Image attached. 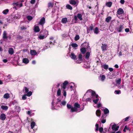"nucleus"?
<instances>
[{
    "label": "nucleus",
    "instance_id": "nucleus-8",
    "mask_svg": "<svg viewBox=\"0 0 133 133\" xmlns=\"http://www.w3.org/2000/svg\"><path fill=\"white\" fill-rule=\"evenodd\" d=\"M119 127L117 126L116 124H114L112 126V129L113 130L115 131L117 130L119 128Z\"/></svg>",
    "mask_w": 133,
    "mask_h": 133
},
{
    "label": "nucleus",
    "instance_id": "nucleus-32",
    "mask_svg": "<svg viewBox=\"0 0 133 133\" xmlns=\"http://www.w3.org/2000/svg\"><path fill=\"white\" fill-rule=\"evenodd\" d=\"M46 37V36H45L44 35H40L38 37L40 39H44Z\"/></svg>",
    "mask_w": 133,
    "mask_h": 133
},
{
    "label": "nucleus",
    "instance_id": "nucleus-33",
    "mask_svg": "<svg viewBox=\"0 0 133 133\" xmlns=\"http://www.w3.org/2000/svg\"><path fill=\"white\" fill-rule=\"evenodd\" d=\"M102 81H103L105 79V77L104 75H102V76L100 75L99 76Z\"/></svg>",
    "mask_w": 133,
    "mask_h": 133
},
{
    "label": "nucleus",
    "instance_id": "nucleus-11",
    "mask_svg": "<svg viewBox=\"0 0 133 133\" xmlns=\"http://www.w3.org/2000/svg\"><path fill=\"white\" fill-rule=\"evenodd\" d=\"M5 115L3 113L1 114L0 116V119L2 120H4L6 118Z\"/></svg>",
    "mask_w": 133,
    "mask_h": 133
},
{
    "label": "nucleus",
    "instance_id": "nucleus-35",
    "mask_svg": "<svg viewBox=\"0 0 133 133\" xmlns=\"http://www.w3.org/2000/svg\"><path fill=\"white\" fill-rule=\"evenodd\" d=\"M35 125V123L34 122H32L31 123V127L32 129H33Z\"/></svg>",
    "mask_w": 133,
    "mask_h": 133
},
{
    "label": "nucleus",
    "instance_id": "nucleus-15",
    "mask_svg": "<svg viewBox=\"0 0 133 133\" xmlns=\"http://www.w3.org/2000/svg\"><path fill=\"white\" fill-rule=\"evenodd\" d=\"M70 56L73 59H77V58H76V56L73 52H72L71 53V55H70Z\"/></svg>",
    "mask_w": 133,
    "mask_h": 133
},
{
    "label": "nucleus",
    "instance_id": "nucleus-7",
    "mask_svg": "<svg viewBox=\"0 0 133 133\" xmlns=\"http://www.w3.org/2000/svg\"><path fill=\"white\" fill-rule=\"evenodd\" d=\"M82 58V55L81 54H79L78 56L79 61H76L77 63H81L83 60Z\"/></svg>",
    "mask_w": 133,
    "mask_h": 133
},
{
    "label": "nucleus",
    "instance_id": "nucleus-17",
    "mask_svg": "<svg viewBox=\"0 0 133 133\" xmlns=\"http://www.w3.org/2000/svg\"><path fill=\"white\" fill-rule=\"evenodd\" d=\"M69 2L70 4L73 5H75L77 3L76 2L75 0H70L69 1Z\"/></svg>",
    "mask_w": 133,
    "mask_h": 133
},
{
    "label": "nucleus",
    "instance_id": "nucleus-52",
    "mask_svg": "<svg viewBox=\"0 0 133 133\" xmlns=\"http://www.w3.org/2000/svg\"><path fill=\"white\" fill-rule=\"evenodd\" d=\"M130 117H127L125 118H124L123 120H124V121H128V120L130 118Z\"/></svg>",
    "mask_w": 133,
    "mask_h": 133
},
{
    "label": "nucleus",
    "instance_id": "nucleus-59",
    "mask_svg": "<svg viewBox=\"0 0 133 133\" xmlns=\"http://www.w3.org/2000/svg\"><path fill=\"white\" fill-rule=\"evenodd\" d=\"M125 31L127 32H129V28H126L125 29Z\"/></svg>",
    "mask_w": 133,
    "mask_h": 133
},
{
    "label": "nucleus",
    "instance_id": "nucleus-42",
    "mask_svg": "<svg viewBox=\"0 0 133 133\" xmlns=\"http://www.w3.org/2000/svg\"><path fill=\"white\" fill-rule=\"evenodd\" d=\"M121 81V78L119 79L118 80L116 81V83L117 84L119 85L120 84Z\"/></svg>",
    "mask_w": 133,
    "mask_h": 133
},
{
    "label": "nucleus",
    "instance_id": "nucleus-44",
    "mask_svg": "<svg viewBox=\"0 0 133 133\" xmlns=\"http://www.w3.org/2000/svg\"><path fill=\"white\" fill-rule=\"evenodd\" d=\"M21 30H25L27 28L26 26H23L20 27Z\"/></svg>",
    "mask_w": 133,
    "mask_h": 133
},
{
    "label": "nucleus",
    "instance_id": "nucleus-48",
    "mask_svg": "<svg viewBox=\"0 0 133 133\" xmlns=\"http://www.w3.org/2000/svg\"><path fill=\"white\" fill-rule=\"evenodd\" d=\"M98 100L99 99L97 98L96 99L93 100V102L94 103H95L97 104Z\"/></svg>",
    "mask_w": 133,
    "mask_h": 133
},
{
    "label": "nucleus",
    "instance_id": "nucleus-61",
    "mask_svg": "<svg viewBox=\"0 0 133 133\" xmlns=\"http://www.w3.org/2000/svg\"><path fill=\"white\" fill-rule=\"evenodd\" d=\"M91 99V98H88L86 100L87 101L90 102Z\"/></svg>",
    "mask_w": 133,
    "mask_h": 133
},
{
    "label": "nucleus",
    "instance_id": "nucleus-54",
    "mask_svg": "<svg viewBox=\"0 0 133 133\" xmlns=\"http://www.w3.org/2000/svg\"><path fill=\"white\" fill-rule=\"evenodd\" d=\"M99 132L101 133L103 131V128L102 127L100 128H99Z\"/></svg>",
    "mask_w": 133,
    "mask_h": 133
},
{
    "label": "nucleus",
    "instance_id": "nucleus-23",
    "mask_svg": "<svg viewBox=\"0 0 133 133\" xmlns=\"http://www.w3.org/2000/svg\"><path fill=\"white\" fill-rule=\"evenodd\" d=\"M61 21L63 23H66L68 22L67 19L66 17L63 18L62 19Z\"/></svg>",
    "mask_w": 133,
    "mask_h": 133
},
{
    "label": "nucleus",
    "instance_id": "nucleus-24",
    "mask_svg": "<svg viewBox=\"0 0 133 133\" xmlns=\"http://www.w3.org/2000/svg\"><path fill=\"white\" fill-rule=\"evenodd\" d=\"M112 4V2L110 1H109L107 2L106 3V5L108 7H110L111 6Z\"/></svg>",
    "mask_w": 133,
    "mask_h": 133
},
{
    "label": "nucleus",
    "instance_id": "nucleus-50",
    "mask_svg": "<svg viewBox=\"0 0 133 133\" xmlns=\"http://www.w3.org/2000/svg\"><path fill=\"white\" fill-rule=\"evenodd\" d=\"M55 42V41H54L53 42L52 41H50L49 42V43L51 45H54V43Z\"/></svg>",
    "mask_w": 133,
    "mask_h": 133
},
{
    "label": "nucleus",
    "instance_id": "nucleus-41",
    "mask_svg": "<svg viewBox=\"0 0 133 133\" xmlns=\"http://www.w3.org/2000/svg\"><path fill=\"white\" fill-rule=\"evenodd\" d=\"M26 18L29 21H31L32 19L33 18L32 16H26Z\"/></svg>",
    "mask_w": 133,
    "mask_h": 133
},
{
    "label": "nucleus",
    "instance_id": "nucleus-20",
    "mask_svg": "<svg viewBox=\"0 0 133 133\" xmlns=\"http://www.w3.org/2000/svg\"><path fill=\"white\" fill-rule=\"evenodd\" d=\"M30 53L31 55H36L37 54V52L35 50H31Z\"/></svg>",
    "mask_w": 133,
    "mask_h": 133
},
{
    "label": "nucleus",
    "instance_id": "nucleus-34",
    "mask_svg": "<svg viewBox=\"0 0 133 133\" xmlns=\"http://www.w3.org/2000/svg\"><path fill=\"white\" fill-rule=\"evenodd\" d=\"M77 20H78L77 17V16H74V17H73V18L72 20H75V21L73 23H77Z\"/></svg>",
    "mask_w": 133,
    "mask_h": 133
},
{
    "label": "nucleus",
    "instance_id": "nucleus-27",
    "mask_svg": "<svg viewBox=\"0 0 133 133\" xmlns=\"http://www.w3.org/2000/svg\"><path fill=\"white\" fill-rule=\"evenodd\" d=\"M10 97L9 94L8 93H6L4 94L3 97L6 99H8Z\"/></svg>",
    "mask_w": 133,
    "mask_h": 133
},
{
    "label": "nucleus",
    "instance_id": "nucleus-55",
    "mask_svg": "<svg viewBox=\"0 0 133 133\" xmlns=\"http://www.w3.org/2000/svg\"><path fill=\"white\" fill-rule=\"evenodd\" d=\"M63 95L64 96L66 97V91L65 90H63Z\"/></svg>",
    "mask_w": 133,
    "mask_h": 133
},
{
    "label": "nucleus",
    "instance_id": "nucleus-30",
    "mask_svg": "<svg viewBox=\"0 0 133 133\" xmlns=\"http://www.w3.org/2000/svg\"><path fill=\"white\" fill-rule=\"evenodd\" d=\"M54 5V3L53 2H49L48 3V7L49 8L51 7L52 8L53 7Z\"/></svg>",
    "mask_w": 133,
    "mask_h": 133
},
{
    "label": "nucleus",
    "instance_id": "nucleus-2",
    "mask_svg": "<svg viewBox=\"0 0 133 133\" xmlns=\"http://www.w3.org/2000/svg\"><path fill=\"white\" fill-rule=\"evenodd\" d=\"M107 45L105 44H102L101 46V48L102 49V51L103 52H105L107 50Z\"/></svg>",
    "mask_w": 133,
    "mask_h": 133
},
{
    "label": "nucleus",
    "instance_id": "nucleus-63",
    "mask_svg": "<svg viewBox=\"0 0 133 133\" xmlns=\"http://www.w3.org/2000/svg\"><path fill=\"white\" fill-rule=\"evenodd\" d=\"M101 122L103 123H104L106 122V120L105 119H104L101 120Z\"/></svg>",
    "mask_w": 133,
    "mask_h": 133
},
{
    "label": "nucleus",
    "instance_id": "nucleus-3",
    "mask_svg": "<svg viewBox=\"0 0 133 133\" xmlns=\"http://www.w3.org/2000/svg\"><path fill=\"white\" fill-rule=\"evenodd\" d=\"M124 27L122 25H120L118 26L117 29V31L118 32H121L124 29Z\"/></svg>",
    "mask_w": 133,
    "mask_h": 133
},
{
    "label": "nucleus",
    "instance_id": "nucleus-12",
    "mask_svg": "<svg viewBox=\"0 0 133 133\" xmlns=\"http://www.w3.org/2000/svg\"><path fill=\"white\" fill-rule=\"evenodd\" d=\"M8 52L9 54L11 55H12L14 52V49L12 48H9Z\"/></svg>",
    "mask_w": 133,
    "mask_h": 133
},
{
    "label": "nucleus",
    "instance_id": "nucleus-51",
    "mask_svg": "<svg viewBox=\"0 0 133 133\" xmlns=\"http://www.w3.org/2000/svg\"><path fill=\"white\" fill-rule=\"evenodd\" d=\"M26 95H23L22 97V99L23 100H25L26 99Z\"/></svg>",
    "mask_w": 133,
    "mask_h": 133
},
{
    "label": "nucleus",
    "instance_id": "nucleus-47",
    "mask_svg": "<svg viewBox=\"0 0 133 133\" xmlns=\"http://www.w3.org/2000/svg\"><path fill=\"white\" fill-rule=\"evenodd\" d=\"M61 103L62 105L63 106H65L66 104V102L65 101H62Z\"/></svg>",
    "mask_w": 133,
    "mask_h": 133
},
{
    "label": "nucleus",
    "instance_id": "nucleus-53",
    "mask_svg": "<svg viewBox=\"0 0 133 133\" xmlns=\"http://www.w3.org/2000/svg\"><path fill=\"white\" fill-rule=\"evenodd\" d=\"M95 126L96 127L95 130L96 131H97L98 130V124H96L95 125Z\"/></svg>",
    "mask_w": 133,
    "mask_h": 133
},
{
    "label": "nucleus",
    "instance_id": "nucleus-28",
    "mask_svg": "<svg viewBox=\"0 0 133 133\" xmlns=\"http://www.w3.org/2000/svg\"><path fill=\"white\" fill-rule=\"evenodd\" d=\"M90 55V53L88 51L86 52L85 55V58L87 59H88Z\"/></svg>",
    "mask_w": 133,
    "mask_h": 133
},
{
    "label": "nucleus",
    "instance_id": "nucleus-64",
    "mask_svg": "<svg viewBox=\"0 0 133 133\" xmlns=\"http://www.w3.org/2000/svg\"><path fill=\"white\" fill-rule=\"evenodd\" d=\"M109 70L110 71H112L113 70V69L112 68H109Z\"/></svg>",
    "mask_w": 133,
    "mask_h": 133
},
{
    "label": "nucleus",
    "instance_id": "nucleus-18",
    "mask_svg": "<svg viewBox=\"0 0 133 133\" xmlns=\"http://www.w3.org/2000/svg\"><path fill=\"white\" fill-rule=\"evenodd\" d=\"M23 62L24 63L27 64L29 63V61L28 59L25 58L23 59Z\"/></svg>",
    "mask_w": 133,
    "mask_h": 133
},
{
    "label": "nucleus",
    "instance_id": "nucleus-58",
    "mask_svg": "<svg viewBox=\"0 0 133 133\" xmlns=\"http://www.w3.org/2000/svg\"><path fill=\"white\" fill-rule=\"evenodd\" d=\"M30 2L32 4H34L35 2V0H31Z\"/></svg>",
    "mask_w": 133,
    "mask_h": 133
},
{
    "label": "nucleus",
    "instance_id": "nucleus-16",
    "mask_svg": "<svg viewBox=\"0 0 133 133\" xmlns=\"http://www.w3.org/2000/svg\"><path fill=\"white\" fill-rule=\"evenodd\" d=\"M81 52L83 54H85L86 52V49L84 47H83L80 49Z\"/></svg>",
    "mask_w": 133,
    "mask_h": 133
},
{
    "label": "nucleus",
    "instance_id": "nucleus-22",
    "mask_svg": "<svg viewBox=\"0 0 133 133\" xmlns=\"http://www.w3.org/2000/svg\"><path fill=\"white\" fill-rule=\"evenodd\" d=\"M94 26L92 24H91V25L90 26L88 29V30L89 31H92L94 30Z\"/></svg>",
    "mask_w": 133,
    "mask_h": 133
},
{
    "label": "nucleus",
    "instance_id": "nucleus-9",
    "mask_svg": "<svg viewBox=\"0 0 133 133\" xmlns=\"http://www.w3.org/2000/svg\"><path fill=\"white\" fill-rule=\"evenodd\" d=\"M124 12L123 10L121 8L118 9L117 12V14L118 15L122 14L124 13Z\"/></svg>",
    "mask_w": 133,
    "mask_h": 133
},
{
    "label": "nucleus",
    "instance_id": "nucleus-37",
    "mask_svg": "<svg viewBox=\"0 0 133 133\" xmlns=\"http://www.w3.org/2000/svg\"><path fill=\"white\" fill-rule=\"evenodd\" d=\"M71 46L74 48H76L78 47V45L76 43H73L71 44Z\"/></svg>",
    "mask_w": 133,
    "mask_h": 133
},
{
    "label": "nucleus",
    "instance_id": "nucleus-10",
    "mask_svg": "<svg viewBox=\"0 0 133 133\" xmlns=\"http://www.w3.org/2000/svg\"><path fill=\"white\" fill-rule=\"evenodd\" d=\"M91 95L92 96L91 98L95 97L96 98H97L99 97L98 95L97 94H96L95 92L93 90L91 93Z\"/></svg>",
    "mask_w": 133,
    "mask_h": 133
},
{
    "label": "nucleus",
    "instance_id": "nucleus-19",
    "mask_svg": "<svg viewBox=\"0 0 133 133\" xmlns=\"http://www.w3.org/2000/svg\"><path fill=\"white\" fill-rule=\"evenodd\" d=\"M74 108H80V105L78 102H75L74 104Z\"/></svg>",
    "mask_w": 133,
    "mask_h": 133
},
{
    "label": "nucleus",
    "instance_id": "nucleus-13",
    "mask_svg": "<svg viewBox=\"0 0 133 133\" xmlns=\"http://www.w3.org/2000/svg\"><path fill=\"white\" fill-rule=\"evenodd\" d=\"M101 67L104 69L105 70H107L108 68V65L105 64H102V63L101 64Z\"/></svg>",
    "mask_w": 133,
    "mask_h": 133
},
{
    "label": "nucleus",
    "instance_id": "nucleus-14",
    "mask_svg": "<svg viewBox=\"0 0 133 133\" xmlns=\"http://www.w3.org/2000/svg\"><path fill=\"white\" fill-rule=\"evenodd\" d=\"M34 31L35 32H38L40 31V29L38 26L35 25L34 26Z\"/></svg>",
    "mask_w": 133,
    "mask_h": 133
},
{
    "label": "nucleus",
    "instance_id": "nucleus-62",
    "mask_svg": "<svg viewBox=\"0 0 133 133\" xmlns=\"http://www.w3.org/2000/svg\"><path fill=\"white\" fill-rule=\"evenodd\" d=\"M92 90L91 89H89L88 90H87V91L86 93H87V92H92Z\"/></svg>",
    "mask_w": 133,
    "mask_h": 133
},
{
    "label": "nucleus",
    "instance_id": "nucleus-26",
    "mask_svg": "<svg viewBox=\"0 0 133 133\" xmlns=\"http://www.w3.org/2000/svg\"><path fill=\"white\" fill-rule=\"evenodd\" d=\"M99 32L98 27H96L94 29V33L98 34Z\"/></svg>",
    "mask_w": 133,
    "mask_h": 133
},
{
    "label": "nucleus",
    "instance_id": "nucleus-39",
    "mask_svg": "<svg viewBox=\"0 0 133 133\" xmlns=\"http://www.w3.org/2000/svg\"><path fill=\"white\" fill-rule=\"evenodd\" d=\"M26 96H28L30 97L31 96L32 94V92L31 91H30L26 93Z\"/></svg>",
    "mask_w": 133,
    "mask_h": 133
},
{
    "label": "nucleus",
    "instance_id": "nucleus-36",
    "mask_svg": "<svg viewBox=\"0 0 133 133\" xmlns=\"http://www.w3.org/2000/svg\"><path fill=\"white\" fill-rule=\"evenodd\" d=\"M66 8L69 9L71 10L72 9V7L69 4H68L66 5Z\"/></svg>",
    "mask_w": 133,
    "mask_h": 133
},
{
    "label": "nucleus",
    "instance_id": "nucleus-1",
    "mask_svg": "<svg viewBox=\"0 0 133 133\" xmlns=\"http://www.w3.org/2000/svg\"><path fill=\"white\" fill-rule=\"evenodd\" d=\"M103 111L104 114L102 116V117H105L109 114V110L108 109H103Z\"/></svg>",
    "mask_w": 133,
    "mask_h": 133
},
{
    "label": "nucleus",
    "instance_id": "nucleus-40",
    "mask_svg": "<svg viewBox=\"0 0 133 133\" xmlns=\"http://www.w3.org/2000/svg\"><path fill=\"white\" fill-rule=\"evenodd\" d=\"M9 10L8 9H6L3 11V13L5 15L7 14V13L9 12Z\"/></svg>",
    "mask_w": 133,
    "mask_h": 133
},
{
    "label": "nucleus",
    "instance_id": "nucleus-56",
    "mask_svg": "<svg viewBox=\"0 0 133 133\" xmlns=\"http://www.w3.org/2000/svg\"><path fill=\"white\" fill-rule=\"evenodd\" d=\"M61 88H63V90H65V89L66 88V86H62V85H61Z\"/></svg>",
    "mask_w": 133,
    "mask_h": 133
},
{
    "label": "nucleus",
    "instance_id": "nucleus-25",
    "mask_svg": "<svg viewBox=\"0 0 133 133\" xmlns=\"http://www.w3.org/2000/svg\"><path fill=\"white\" fill-rule=\"evenodd\" d=\"M77 16L78 18L81 21L82 20V16L80 13H78L77 14Z\"/></svg>",
    "mask_w": 133,
    "mask_h": 133
},
{
    "label": "nucleus",
    "instance_id": "nucleus-60",
    "mask_svg": "<svg viewBox=\"0 0 133 133\" xmlns=\"http://www.w3.org/2000/svg\"><path fill=\"white\" fill-rule=\"evenodd\" d=\"M124 2L125 1L124 0H121L120 1V3L122 4H124Z\"/></svg>",
    "mask_w": 133,
    "mask_h": 133
},
{
    "label": "nucleus",
    "instance_id": "nucleus-38",
    "mask_svg": "<svg viewBox=\"0 0 133 133\" xmlns=\"http://www.w3.org/2000/svg\"><path fill=\"white\" fill-rule=\"evenodd\" d=\"M68 81H65L63 83L62 86H66L68 84Z\"/></svg>",
    "mask_w": 133,
    "mask_h": 133
},
{
    "label": "nucleus",
    "instance_id": "nucleus-49",
    "mask_svg": "<svg viewBox=\"0 0 133 133\" xmlns=\"http://www.w3.org/2000/svg\"><path fill=\"white\" fill-rule=\"evenodd\" d=\"M67 108H74L73 107H72L71 106L68 104L67 105Z\"/></svg>",
    "mask_w": 133,
    "mask_h": 133
},
{
    "label": "nucleus",
    "instance_id": "nucleus-29",
    "mask_svg": "<svg viewBox=\"0 0 133 133\" xmlns=\"http://www.w3.org/2000/svg\"><path fill=\"white\" fill-rule=\"evenodd\" d=\"M61 91L60 88H59L57 91V96H59L61 95Z\"/></svg>",
    "mask_w": 133,
    "mask_h": 133
},
{
    "label": "nucleus",
    "instance_id": "nucleus-4",
    "mask_svg": "<svg viewBox=\"0 0 133 133\" xmlns=\"http://www.w3.org/2000/svg\"><path fill=\"white\" fill-rule=\"evenodd\" d=\"M83 110V109H71V111L72 112H79Z\"/></svg>",
    "mask_w": 133,
    "mask_h": 133
},
{
    "label": "nucleus",
    "instance_id": "nucleus-21",
    "mask_svg": "<svg viewBox=\"0 0 133 133\" xmlns=\"http://www.w3.org/2000/svg\"><path fill=\"white\" fill-rule=\"evenodd\" d=\"M112 19V17L111 16H109L107 17L105 19V21L109 23L110 22Z\"/></svg>",
    "mask_w": 133,
    "mask_h": 133
},
{
    "label": "nucleus",
    "instance_id": "nucleus-31",
    "mask_svg": "<svg viewBox=\"0 0 133 133\" xmlns=\"http://www.w3.org/2000/svg\"><path fill=\"white\" fill-rule=\"evenodd\" d=\"M101 114V112L100 111L99 109L97 110L96 112V115L97 116L99 117L100 116Z\"/></svg>",
    "mask_w": 133,
    "mask_h": 133
},
{
    "label": "nucleus",
    "instance_id": "nucleus-45",
    "mask_svg": "<svg viewBox=\"0 0 133 133\" xmlns=\"http://www.w3.org/2000/svg\"><path fill=\"white\" fill-rule=\"evenodd\" d=\"M24 89L25 90V93H27L29 91V89L26 87H24L23 90Z\"/></svg>",
    "mask_w": 133,
    "mask_h": 133
},
{
    "label": "nucleus",
    "instance_id": "nucleus-43",
    "mask_svg": "<svg viewBox=\"0 0 133 133\" xmlns=\"http://www.w3.org/2000/svg\"><path fill=\"white\" fill-rule=\"evenodd\" d=\"M79 39V36L78 35H77L75 37V40L76 41H77Z\"/></svg>",
    "mask_w": 133,
    "mask_h": 133
},
{
    "label": "nucleus",
    "instance_id": "nucleus-6",
    "mask_svg": "<svg viewBox=\"0 0 133 133\" xmlns=\"http://www.w3.org/2000/svg\"><path fill=\"white\" fill-rule=\"evenodd\" d=\"M45 23V19L44 17H42L40 19L39 24L41 25H43Z\"/></svg>",
    "mask_w": 133,
    "mask_h": 133
},
{
    "label": "nucleus",
    "instance_id": "nucleus-5",
    "mask_svg": "<svg viewBox=\"0 0 133 133\" xmlns=\"http://www.w3.org/2000/svg\"><path fill=\"white\" fill-rule=\"evenodd\" d=\"M2 38L4 40L7 39H8V34L6 31H4L3 32Z\"/></svg>",
    "mask_w": 133,
    "mask_h": 133
},
{
    "label": "nucleus",
    "instance_id": "nucleus-57",
    "mask_svg": "<svg viewBox=\"0 0 133 133\" xmlns=\"http://www.w3.org/2000/svg\"><path fill=\"white\" fill-rule=\"evenodd\" d=\"M1 108H8V107L7 106H4L3 105H2L1 106Z\"/></svg>",
    "mask_w": 133,
    "mask_h": 133
},
{
    "label": "nucleus",
    "instance_id": "nucleus-46",
    "mask_svg": "<svg viewBox=\"0 0 133 133\" xmlns=\"http://www.w3.org/2000/svg\"><path fill=\"white\" fill-rule=\"evenodd\" d=\"M115 92H116V94H119L121 93V91L120 90H115Z\"/></svg>",
    "mask_w": 133,
    "mask_h": 133
}]
</instances>
